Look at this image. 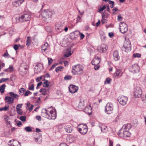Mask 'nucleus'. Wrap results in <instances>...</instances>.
Masks as SVG:
<instances>
[{"mask_svg": "<svg viewBox=\"0 0 146 146\" xmlns=\"http://www.w3.org/2000/svg\"><path fill=\"white\" fill-rule=\"evenodd\" d=\"M131 128V125L130 123H127L124 125L118 133L119 136L121 137H129L131 133L129 132V129Z\"/></svg>", "mask_w": 146, "mask_h": 146, "instance_id": "nucleus-1", "label": "nucleus"}, {"mask_svg": "<svg viewBox=\"0 0 146 146\" xmlns=\"http://www.w3.org/2000/svg\"><path fill=\"white\" fill-rule=\"evenodd\" d=\"M72 68V70L71 72L73 75H74L76 74L80 75L84 72V67L81 65L77 64L73 66Z\"/></svg>", "mask_w": 146, "mask_h": 146, "instance_id": "nucleus-2", "label": "nucleus"}, {"mask_svg": "<svg viewBox=\"0 0 146 146\" xmlns=\"http://www.w3.org/2000/svg\"><path fill=\"white\" fill-rule=\"evenodd\" d=\"M31 18V16L27 13H24L19 17L16 18L17 19H18V22H21V23L28 21L30 20Z\"/></svg>", "mask_w": 146, "mask_h": 146, "instance_id": "nucleus-3", "label": "nucleus"}, {"mask_svg": "<svg viewBox=\"0 0 146 146\" xmlns=\"http://www.w3.org/2000/svg\"><path fill=\"white\" fill-rule=\"evenodd\" d=\"M122 50L126 52H128L131 50V44L129 40L124 42L123 46L121 48Z\"/></svg>", "mask_w": 146, "mask_h": 146, "instance_id": "nucleus-4", "label": "nucleus"}, {"mask_svg": "<svg viewBox=\"0 0 146 146\" xmlns=\"http://www.w3.org/2000/svg\"><path fill=\"white\" fill-rule=\"evenodd\" d=\"M41 15L42 19L45 21L46 20L52 16V12L48 10H44L42 11Z\"/></svg>", "mask_w": 146, "mask_h": 146, "instance_id": "nucleus-5", "label": "nucleus"}, {"mask_svg": "<svg viewBox=\"0 0 146 146\" xmlns=\"http://www.w3.org/2000/svg\"><path fill=\"white\" fill-rule=\"evenodd\" d=\"M79 128H78V131L82 135L85 134L88 131V127L86 125L81 124L79 125Z\"/></svg>", "mask_w": 146, "mask_h": 146, "instance_id": "nucleus-6", "label": "nucleus"}, {"mask_svg": "<svg viewBox=\"0 0 146 146\" xmlns=\"http://www.w3.org/2000/svg\"><path fill=\"white\" fill-rule=\"evenodd\" d=\"M120 32L123 34L126 33L128 30V27L127 24L124 22H121L119 24Z\"/></svg>", "mask_w": 146, "mask_h": 146, "instance_id": "nucleus-7", "label": "nucleus"}, {"mask_svg": "<svg viewBox=\"0 0 146 146\" xmlns=\"http://www.w3.org/2000/svg\"><path fill=\"white\" fill-rule=\"evenodd\" d=\"M113 104L110 103H108L105 106V111L106 113L111 114L112 113L113 108Z\"/></svg>", "mask_w": 146, "mask_h": 146, "instance_id": "nucleus-8", "label": "nucleus"}, {"mask_svg": "<svg viewBox=\"0 0 146 146\" xmlns=\"http://www.w3.org/2000/svg\"><path fill=\"white\" fill-rule=\"evenodd\" d=\"M127 100V97L123 96L118 98V100L119 103L123 105H125L126 104Z\"/></svg>", "mask_w": 146, "mask_h": 146, "instance_id": "nucleus-9", "label": "nucleus"}, {"mask_svg": "<svg viewBox=\"0 0 146 146\" xmlns=\"http://www.w3.org/2000/svg\"><path fill=\"white\" fill-rule=\"evenodd\" d=\"M142 94V91L140 88H137L135 89L134 96L135 98H139Z\"/></svg>", "mask_w": 146, "mask_h": 146, "instance_id": "nucleus-10", "label": "nucleus"}, {"mask_svg": "<svg viewBox=\"0 0 146 146\" xmlns=\"http://www.w3.org/2000/svg\"><path fill=\"white\" fill-rule=\"evenodd\" d=\"M50 112L46 109H43L41 112V115L43 117H46L49 119L50 118Z\"/></svg>", "mask_w": 146, "mask_h": 146, "instance_id": "nucleus-11", "label": "nucleus"}, {"mask_svg": "<svg viewBox=\"0 0 146 146\" xmlns=\"http://www.w3.org/2000/svg\"><path fill=\"white\" fill-rule=\"evenodd\" d=\"M78 87L74 85H71L69 88V92L71 93H74L76 92L78 90Z\"/></svg>", "mask_w": 146, "mask_h": 146, "instance_id": "nucleus-12", "label": "nucleus"}, {"mask_svg": "<svg viewBox=\"0 0 146 146\" xmlns=\"http://www.w3.org/2000/svg\"><path fill=\"white\" fill-rule=\"evenodd\" d=\"M9 146H21L19 142L17 141L10 140L8 143Z\"/></svg>", "mask_w": 146, "mask_h": 146, "instance_id": "nucleus-13", "label": "nucleus"}, {"mask_svg": "<svg viewBox=\"0 0 146 146\" xmlns=\"http://www.w3.org/2000/svg\"><path fill=\"white\" fill-rule=\"evenodd\" d=\"M50 117L49 119H55L56 117V110H54V111L52 110H51L50 111Z\"/></svg>", "mask_w": 146, "mask_h": 146, "instance_id": "nucleus-14", "label": "nucleus"}, {"mask_svg": "<svg viewBox=\"0 0 146 146\" xmlns=\"http://www.w3.org/2000/svg\"><path fill=\"white\" fill-rule=\"evenodd\" d=\"M101 61L100 58L97 56L94 58L92 61V64L93 65H97L99 64Z\"/></svg>", "mask_w": 146, "mask_h": 146, "instance_id": "nucleus-15", "label": "nucleus"}, {"mask_svg": "<svg viewBox=\"0 0 146 146\" xmlns=\"http://www.w3.org/2000/svg\"><path fill=\"white\" fill-rule=\"evenodd\" d=\"M24 0H17L13 3V5L15 7H17L20 6L23 2Z\"/></svg>", "mask_w": 146, "mask_h": 146, "instance_id": "nucleus-16", "label": "nucleus"}, {"mask_svg": "<svg viewBox=\"0 0 146 146\" xmlns=\"http://www.w3.org/2000/svg\"><path fill=\"white\" fill-rule=\"evenodd\" d=\"M113 59L115 61L119 60L120 57L119 55L118 52L117 50L113 52Z\"/></svg>", "mask_w": 146, "mask_h": 146, "instance_id": "nucleus-17", "label": "nucleus"}, {"mask_svg": "<svg viewBox=\"0 0 146 146\" xmlns=\"http://www.w3.org/2000/svg\"><path fill=\"white\" fill-rule=\"evenodd\" d=\"M14 100V98L10 96H6L5 98V100L9 104L13 103Z\"/></svg>", "mask_w": 146, "mask_h": 146, "instance_id": "nucleus-18", "label": "nucleus"}, {"mask_svg": "<svg viewBox=\"0 0 146 146\" xmlns=\"http://www.w3.org/2000/svg\"><path fill=\"white\" fill-rule=\"evenodd\" d=\"M92 108L91 106V105L86 107L85 109V111L89 115H90L92 114Z\"/></svg>", "mask_w": 146, "mask_h": 146, "instance_id": "nucleus-19", "label": "nucleus"}, {"mask_svg": "<svg viewBox=\"0 0 146 146\" xmlns=\"http://www.w3.org/2000/svg\"><path fill=\"white\" fill-rule=\"evenodd\" d=\"M131 68L132 71H133L135 72L136 73L138 72L139 71V67L137 64H135L132 65Z\"/></svg>", "mask_w": 146, "mask_h": 146, "instance_id": "nucleus-20", "label": "nucleus"}, {"mask_svg": "<svg viewBox=\"0 0 146 146\" xmlns=\"http://www.w3.org/2000/svg\"><path fill=\"white\" fill-rule=\"evenodd\" d=\"M100 128L101 129L102 132H105L107 131V127L104 124H100L99 125Z\"/></svg>", "mask_w": 146, "mask_h": 146, "instance_id": "nucleus-21", "label": "nucleus"}, {"mask_svg": "<svg viewBox=\"0 0 146 146\" xmlns=\"http://www.w3.org/2000/svg\"><path fill=\"white\" fill-rule=\"evenodd\" d=\"M108 48V46L107 45L104 44H102L100 48V52L103 53L106 52Z\"/></svg>", "mask_w": 146, "mask_h": 146, "instance_id": "nucleus-22", "label": "nucleus"}, {"mask_svg": "<svg viewBox=\"0 0 146 146\" xmlns=\"http://www.w3.org/2000/svg\"><path fill=\"white\" fill-rule=\"evenodd\" d=\"M121 70L120 69H116L115 72L114 73V75L115 76L118 77L119 76H121L122 74V73L120 75L121 73Z\"/></svg>", "mask_w": 146, "mask_h": 146, "instance_id": "nucleus-23", "label": "nucleus"}, {"mask_svg": "<svg viewBox=\"0 0 146 146\" xmlns=\"http://www.w3.org/2000/svg\"><path fill=\"white\" fill-rule=\"evenodd\" d=\"M65 131L68 133H71L72 131V129L70 125H66L64 127Z\"/></svg>", "mask_w": 146, "mask_h": 146, "instance_id": "nucleus-24", "label": "nucleus"}, {"mask_svg": "<svg viewBox=\"0 0 146 146\" xmlns=\"http://www.w3.org/2000/svg\"><path fill=\"white\" fill-rule=\"evenodd\" d=\"M48 46V44L47 42H45L42 46L41 47V50L43 52H44L47 49Z\"/></svg>", "mask_w": 146, "mask_h": 146, "instance_id": "nucleus-25", "label": "nucleus"}, {"mask_svg": "<svg viewBox=\"0 0 146 146\" xmlns=\"http://www.w3.org/2000/svg\"><path fill=\"white\" fill-rule=\"evenodd\" d=\"M71 50L70 48H68L67 49L66 51L67 52L64 55L65 57H68L71 55L72 53L70 52Z\"/></svg>", "mask_w": 146, "mask_h": 146, "instance_id": "nucleus-26", "label": "nucleus"}, {"mask_svg": "<svg viewBox=\"0 0 146 146\" xmlns=\"http://www.w3.org/2000/svg\"><path fill=\"white\" fill-rule=\"evenodd\" d=\"M14 70V69L13 66H10L7 69H5L4 70V71L6 72H11L13 71Z\"/></svg>", "mask_w": 146, "mask_h": 146, "instance_id": "nucleus-27", "label": "nucleus"}, {"mask_svg": "<svg viewBox=\"0 0 146 146\" xmlns=\"http://www.w3.org/2000/svg\"><path fill=\"white\" fill-rule=\"evenodd\" d=\"M9 93L10 95L11 96V97L13 98L14 99V98H18L19 97V96L18 95L14 93L13 92H10Z\"/></svg>", "mask_w": 146, "mask_h": 146, "instance_id": "nucleus-28", "label": "nucleus"}, {"mask_svg": "<svg viewBox=\"0 0 146 146\" xmlns=\"http://www.w3.org/2000/svg\"><path fill=\"white\" fill-rule=\"evenodd\" d=\"M44 80L45 81L43 83L44 84L43 85V86L46 88L48 87H49V84L50 83V82L46 80L45 79H44Z\"/></svg>", "mask_w": 146, "mask_h": 146, "instance_id": "nucleus-29", "label": "nucleus"}, {"mask_svg": "<svg viewBox=\"0 0 146 146\" xmlns=\"http://www.w3.org/2000/svg\"><path fill=\"white\" fill-rule=\"evenodd\" d=\"M80 33V32L78 31H75L72 33V34L74 35V38H76L78 37Z\"/></svg>", "mask_w": 146, "mask_h": 146, "instance_id": "nucleus-30", "label": "nucleus"}, {"mask_svg": "<svg viewBox=\"0 0 146 146\" xmlns=\"http://www.w3.org/2000/svg\"><path fill=\"white\" fill-rule=\"evenodd\" d=\"M6 86V85L5 84L0 86V91L1 93H3L4 92Z\"/></svg>", "mask_w": 146, "mask_h": 146, "instance_id": "nucleus-31", "label": "nucleus"}, {"mask_svg": "<svg viewBox=\"0 0 146 146\" xmlns=\"http://www.w3.org/2000/svg\"><path fill=\"white\" fill-rule=\"evenodd\" d=\"M64 67L61 66H58L55 69V71L57 73L59 71H62V70H61V69H63Z\"/></svg>", "mask_w": 146, "mask_h": 146, "instance_id": "nucleus-32", "label": "nucleus"}, {"mask_svg": "<svg viewBox=\"0 0 146 146\" xmlns=\"http://www.w3.org/2000/svg\"><path fill=\"white\" fill-rule=\"evenodd\" d=\"M30 37L28 36L27 37V40L26 41V45L27 46H29L31 44V40L30 39Z\"/></svg>", "mask_w": 146, "mask_h": 146, "instance_id": "nucleus-33", "label": "nucleus"}, {"mask_svg": "<svg viewBox=\"0 0 146 146\" xmlns=\"http://www.w3.org/2000/svg\"><path fill=\"white\" fill-rule=\"evenodd\" d=\"M25 90L23 88H21L19 90V94L21 95H23Z\"/></svg>", "mask_w": 146, "mask_h": 146, "instance_id": "nucleus-34", "label": "nucleus"}, {"mask_svg": "<svg viewBox=\"0 0 146 146\" xmlns=\"http://www.w3.org/2000/svg\"><path fill=\"white\" fill-rule=\"evenodd\" d=\"M24 130L27 132H31L32 130L31 128L29 126H27L24 128Z\"/></svg>", "mask_w": 146, "mask_h": 146, "instance_id": "nucleus-35", "label": "nucleus"}, {"mask_svg": "<svg viewBox=\"0 0 146 146\" xmlns=\"http://www.w3.org/2000/svg\"><path fill=\"white\" fill-rule=\"evenodd\" d=\"M111 79L109 78H107L106 80L105 81V84H110V81Z\"/></svg>", "mask_w": 146, "mask_h": 146, "instance_id": "nucleus-36", "label": "nucleus"}, {"mask_svg": "<svg viewBox=\"0 0 146 146\" xmlns=\"http://www.w3.org/2000/svg\"><path fill=\"white\" fill-rule=\"evenodd\" d=\"M72 77L71 76H68L66 75L65 76L64 78L66 80H71L72 78Z\"/></svg>", "mask_w": 146, "mask_h": 146, "instance_id": "nucleus-37", "label": "nucleus"}, {"mask_svg": "<svg viewBox=\"0 0 146 146\" xmlns=\"http://www.w3.org/2000/svg\"><path fill=\"white\" fill-rule=\"evenodd\" d=\"M106 8V7L105 5H103V7H101L98 9V12L100 13H101Z\"/></svg>", "mask_w": 146, "mask_h": 146, "instance_id": "nucleus-38", "label": "nucleus"}, {"mask_svg": "<svg viewBox=\"0 0 146 146\" xmlns=\"http://www.w3.org/2000/svg\"><path fill=\"white\" fill-rule=\"evenodd\" d=\"M17 113L20 115H22L23 114V112L21 109L20 108H16Z\"/></svg>", "mask_w": 146, "mask_h": 146, "instance_id": "nucleus-39", "label": "nucleus"}, {"mask_svg": "<svg viewBox=\"0 0 146 146\" xmlns=\"http://www.w3.org/2000/svg\"><path fill=\"white\" fill-rule=\"evenodd\" d=\"M19 119L23 121H25L26 120V116H21Z\"/></svg>", "mask_w": 146, "mask_h": 146, "instance_id": "nucleus-40", "label": "nucleus"}, {"mask_svg": "<svg viewBox=\"0 0 146 146\" xmlns=\"http://www.w3.org/2000/svg\"><path fill=\"white\" fill-rule=\"evenodd\" d=\"M109 3L110 4V7L111 8H113L114 6V2L113 1H109Z\"/></svg>", "mask_w": 146, "mask_h": 146, "instance_id": "nucleus-41", "label": "nucleus"}, {"mask_svg": "<svg viewBox=\"0 0 146 146\" xmlns=\"http://www.w3.org/2000/svg\"><path fill=\"white\" fill-rule=\"evenodd\" d=\"M81 17L80 16L78 15L76 18V23H78L81 22L82 21Z\"/></svg>", "mask_w": 146, "mask_h": 146, "instance_id": "nucleus-42", "label": "nucleus"}, {"mask_svg": "<svg viewBox=\"0 0 146 146\" xmlns=\"http://www.w3.org/2000/svg\"><path fill=\"white\" fill-rule=\"evenodd\" d=\"M6 52H5L3 54V56L5 57H8L9 58H10V55L8 53L7 51V50H6Z\"/></svg>", "mask_w": 146, "mask_h": 146, "instance_id": "nucleus-43", "label": "nucleus"}, {"mask_svg": "<svg viewBox=\"0 0 146 146\" xmlns=\"http://www.w3.org/2000/svg\"><path fill=\"white\" fill-rule=\"evenodd\" d=\"M9 79L8 78H2L0 80V83L5 82Z\"/></svg>", "mask_w": 146, "mask_h": 146, "instance_id": "nucleus-44", "label": "nucleus"}, {"mask_svg": "<svg viewBox=\"0 0 146 146\" xmlns=\"http://www.w3.org/2000/svg\"><path fill=\"white\" fill-rule=\"evenodd\" d=\"M57 65L58 63H55L53 64L49 69V70H51L54 69V68Z\"/></svg>", "mask_w": 146, "mask_h": 146, "instance_id": "nucleus-45", "label": "nucleus"}, {"mask_svg": "<svg viewBox=\"0 0 146 146\" xmlns=\"http://www.w3.org/2000/svg\"><path fill=\"white\" fill-rule=\"evenodd\" d=\"M133 56L134 57H140L141 56V54L139 53H135L133 54Z\"/></svg>", "mask_w": 146, "mask_h": 146, "instance_id": "nucleus-46", "label": "nucleus"}, {"mask_svg": "<svg viewBox=\"0 0 146 146\" xmlns=\"http://www.w3.org/2000/svg\"><path fill=\"white\" fill-rule=\"evenodd\" d=\"M29 94H32V92H31L27 90L25 92L24 95V96H28Z\"/></svg>", "mask_w": 146, "mask_h": 146, "instance_id": "nucleus-47", "label": "nucleus"}, {"mask_svg": "<svg viewBox=\"0 0 146 146\" xmlns=\"http://www.w3.org/2000/svg\"><path fill=\"white\" fill-rule=\"evenodd\" d=\"M29 89L30 90H33L34 89V84H32L30 86H29Z\"/></svg>", "mask_w": 146, "mask_h": 146, "instance_id": "nucleus-48", "label": "nucleus"}, {"mask_svg": "<svg viewBox=\"0 0 146 146\" xmlns=\"http://www.w3.org/2000/svg\"><path fill=\"white\" fill-rule=\"evenodd\" d=\"M94 65V69L96 70H98L100 67V65L99 64H97V65Z\"/></svg>", "mask_w": 146, "mask_h": 146, "instance_id": "nucleus-49", "label": "nucleus"}, {"mask_svg": "<svg viewBox=\"0 0 146 146\" xmlns=\"http://www.w3.org/2000/svg\"><path fill=\"white\" fill-rule=\"evenodd\" d=\"M46 91L47 90L46 89L44 88L42 93V94L44 95H46L47 94L46 93Z\"/></svg>", "mask_w": 146, "mask_h": 146, "instance_id": "nucleus-50", "label": "nucleus"}, {"mask_svg": "<svg viewBox=\"0 0 146 146\" xmlns=\"http://www.w3.org/2000/svg\"><path fill=\"white\" fill-rule=\"evenodd\" d=\"M79 35L80 36V39L81 40L83 39L85 35L83 33L80 32Z\"/></svg>", "mask_w": 146, "mask_h": 146, "instance_id": "nucleus-51", "label": "nucleus"}, {"mask_svg": "<svg viewBox=\"0 0 146 146\" xmlns=\"http://www.w3.org/2000/svg\"><path fill=\"white\" fill-rule=\"evenodd\" d=\"M122 19V17L120 14L119 15L117 16V20L119 21H121Z\"/></svg>", "mask_w": 146, "mask_h": 146, "instance_id": "nucleus-52", "label": "nucleus"}, {"mask_svg": "<svg viewBox=\"0 0 146 146\" xmlns=\"http://www.w3.org/2000/svg\"><path fill=\"white\" fill-rule=\"evenodd\" d=\"M9 105H7V107L6 106L4 107H3V110L4 111H7L9 109Z\"/></svg>", "mask_w": 146, "mask_h": 146, "instance_id": "nucleus-53", "label": "nucleus"}, {"mask_svg": "<svg viewBox=\"0 0 146 146\" xmlns=\"http://www.w3.org/2000/svg\"><path fill=\"white\" fill-rule=\"evenodd\" d=\"M42 79V77L40 76L39 77H38L36 79V81L37 82H38L40 81Z\"/></svg>", "mask_w": 146, "mask_h": 146, "instance_id": "nucleus-54", "label": "nucleus"}, {"mask_svg": "<svg viewBox=\"0 0 146 146\" xmlns=\"http://www.w3.org/2000/svg\"><path fill=\"white\" fill-rule=\"evenodd\" d=\"M48 64L50 65L52 63L53 60L52 58L49 59V58H48Z\"/></svg>", "mask_w": 146, "mask_h": 146, "instance_id": "nucleus-55", "label": "nucleus"}, {"mask_svg": "<svg viewBox=\"0 0 146 146\" xmlns=\"http://www.w3.org/2000/svg\"><path fill=\"white\" fill-rule=\"evenodd\" d=\"M23 104H18L17 105L16 107V108H21Z\"/></svg>", "mask_w": 146, "mask_h": 146, "instance_id": "nucleus-56", "label": "nucleus"}, {"mask_svg": "<svg viewBox=\"0 0 146 146\" xmlns=\"http://www.w3.org/2000/svg\"><path fill=\"white\" fill-rule=\"evenodd\" d=\"M36 119L39 121H40L41 120V118L40 116L37 115L36 117Z\"/></svg>", "mask_w": 146, "mask_h": 146, "instance_id": "nucleus-57", "label": "nucleus"}, {"mask_svg": "<svg viewBox=\"0 0 146 146\" xmlns=\"http://www.w3.org/2000/svg\"><path fill=\"white\" fill-rule=\"evenodd\" d=\"M14 48L15 50H17L19 48V46H18L17 44H15L14 46L13 47Z\"/></svg>", "mask_w": 146, "mask_h": 146, "instance_id": "nucleus-58", "label": "nucleus"}, {"mask_svg": "<svg viewBox=\"0 0 146 146\" xmlns=\"http://www.w3.org/2000/svg\"><path fill=\"white\" fill-rule=\"evenodd\" d=\"M17 123L18 127H20V125H22L21 122L19 121H17Z\"/></svg>", "mask_w": 146, "mask_h": 146, "instance_id": "nucleus-59", "label": "nucleus"}, {"mask_svg": "<svg viewBox=\"0 0 146 146\" xmlns=\"http://www.w3.org/2000/svg\"><path fill=\"white\" fill-rule=\"evenodd\" d=\"M118 10V9L117 8L114 7V9H113V14H115V12L116 11H117Z\"/></svg>", "mask_w": 146, "mask_h": 146, "instance_id": "nucleus-60", "label": "nucleus"}, {"mask_svg": "<svg viewBox=\"0 0 146 146\" xmlns=\"http://www.w3.org/2000/svg\"><path fill=\"white\" fill-rule=\"evenodd\" d=\"M113 33L112 32H110L109 33V36L110 38H112L113 36Z\"/></svg>", "mask_w": 146, "mask_h": 146, "instance_id": "nucleus-61", "label": "nucleus"}, {"mask_svg": "<svg viewBox=\"0 0 146 146\" xmlns=\"http://www.w3.org/2000/svg\"><path fill=\"white\" fill-rule=\"evenodd\" d=\"M102 18L104 19L105 18H107V15H105L104 13H102Z\"/></svg>", "mask_w": 146, "mask_h": 146, "instance_id": "nucleus-62", "label": "nucleus"}, {"mask_svg": "<svg viewBox=\"0 0 146 146\" xmlns=\"http://www.w3.org/2000/svg\"><path fill=\"white\" fill-rule=\"evenodd\" d=\"M60 146H68L66 143H62L60 145Z\"/></svg>", "mask_w": 146, "mask_h": 146, "instance_id": "nucleus-63", "label": "nucleus"}, {"mask_svg": "<svg viewBox=\"0 0 146 146\" xmlns=\"http://www.w3.org/2000/svg\"><path fill=\"white\" fill-rule=\"evenodd\" d=\"M34 107V105H31V107L29 108V110L30 111H31L33 110V108Z\"/></svg>", "mask_w": 146, "mask_h": 146, "instance_id": "nucleus-64", "label": "nucleus"}]
</instances>
